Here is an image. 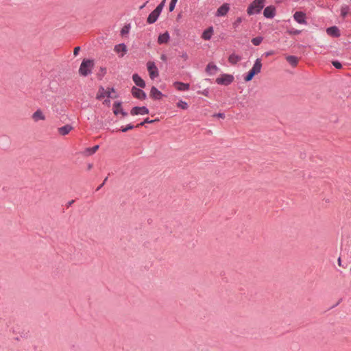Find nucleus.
Here are the masks:
<instances>
[{"label":"nucleus","mask_w":351,"mask_h":351,"mask_svg":"<svg viewBox=\"0 0 351 351\" xmlns=\"http://www.w3.org/2000/svg\"><path fill=\"white\" fill-rule=\"evenodd\" d=\"M93 67L94 62L93 60H83L79 69V73L82 76L86 77L92 73Z\"/></svg>","instance_id":"nucleus-1"},{"label":"nucleus","mask_w":351,"mask_h":351,"mask_svg":"<svg viewBox=\"0 0 351 351\" xmlns=\"http://www.w3.org/2000/svg\"><path fill=\"white\" fill-rule=\"evenodd\" d=\"M265 0H254L248 6L247 12L249 15L259 14L265 6Z\"/></svg>","instance_id":"nucleus-2"},{"label":"nucleus","mask_w":351,"mask_h":351,"mask_svg":"<svg viewBox=\"0 0 351 351\" xmlns=\"http://www.w3.org/2000/svg\"><path fill=\"white\" fill-rule=\"evenodd\" d=\"M261 68H262L261 60L260 58H257L255 60L252 68L248 71L247 75L244 77V80L245 82L251 81L255 75H256L261 72Z\"/></svg>","instance_id":"nucleus-3"},{"label":"nucleus","mask_w":351,"mask_h":351,"mask_svg":"<svg viewBox=\"0 0 351 351\" xmlns=\"http://www.w3.org/2000/svg\"><path fill=\"white\" fill-rule=\"evenodd\" d=\"M234 80V77L230 74H223L221 77L216 79V82L220 85L228 86Z\"/></svg>","instance_id":"nucleus-4"},{"label":"nucleus","mask_w":351,"mask_h":351,"mask_svg":"<svg viewBox=\"0 0 351 351\" xmlns=\"http://www.w3.org/2000/svg\"><path fill=\"white\" fill-rule=\"evenodd\" d=\"M147 68L152 80L155 79L159 75L158 69L154 62L149 61L147 63Z\"/></svg>","instance_id":"nucleus-5"},{"label":"nucleus","mask_w":351,"mask_h":351,"mask_svg":"<svg viewBox=\"0 0 351 351\" xmlns=\"http://www.w3.org/2000/svg\"><path fill=\"white\" fill-rule=\"evenodd\" d=\"M149 109L146 106H135L133 107L130 110L131 115H144L149 114Z\"/></svg>","instance_id":"nucleus-6"},{"label":"nucleus","mask_w":351,"mask_h":351,"mask_svg":"<svg viewBox=\"0 0 351 351\" xmlns=\"http://www.w3.org/2000/svg\"><path fill=\"white\" fill-rule=\"evenodd\" d=\"M230 10V5L228 3H224L221 5L215 13V16H225Z\"/></svg>","instance_id":"nucleus-7"},{"label":"nucleus","mask_w":351,"mask_h":351,"mask_svg":"<svg viewBox=\"0 0 351 351\" xmlns=\"http://www.w3.org/2000/svg\"><path fill=\"white\" fill-rule=\"evenodd\" d=\"M132 94L133 97L139 99H145L147 97L146 93L142 89L135 86L132 88Z\"/></svg>","instance_id":"nucleus-8"},{"label":"nucleus","mask_w":351,"mask_h":351,"mask_svg":"<svg viewBox=\"0 0 351 351\" xmlns=\"http://www.w3.org/2000/svg\"><path fill=\"white\" fill-rule=\"evenodd\" d=\"M276 8L274 5L266 7L263 11V15L267 19H273L276 16Z\"/></svg>","instance_id":"nucleus-9"},{"label":"nucleus","mask_w":351,"mask_h":351,"mask_svg":"<svg viewBox=\"0 0 351 351\" xmlns=\"http://www.w3.org/2000/svg\"><path fill=\"white\" fill-rule=\"evenodd\" d=\"M293 19L300 24H306V14L302 12H295Z\"/></svg>","instance_id":"nucleus-10"},{"label":"nucleus","mask_w":351,"mask_h":351,"mask_svg":"<svg viewBox=\"0 0 351 351\" xmlns=\"http://www.w3.org/2000/svg\"><path fill=\"white\" fill-rule=\"evenodd\" d=\"M105 97H110V91L106 90L103 86H100L99 88L96 99L98 100H101L102 98Z\"/></svg>","instance_id":"nucleus-11"},{"label":"nucleus","mask_w":351,"mask_h":351,"mask_svg":"<svg viewBox=\"0 0 351 351\" xmlns=\"http://www.w3.org/2000/svg\"><path fill=\"white\" fill-rule=\"evenodd\" d=\"M164 95L155 86H152L150 90V97L154 99L160 100Z\"/></svg>","instance_id":"nucleus-12"},{"label":"nucleus","mask_w":351,"mask_h":351,"mask_svg":"<svg viewBox=\"0 0 351 351\" xmlns=\"http://www.w3.org/2000/svg\"><path fill=\"white\" fill-rule=\"evenodd\" d=\"M326 32L328 35H330L332 37H335V38H338L341 35L339 28L336 26H332V27H328L326 29Z\"/></svg>","instance_id":"nucleus-13"},{"label":"nucleus","mask_w":351,"mask_h":351,"mask_svg":"<svg viewBox=\"0 0 351 351\" xmlns=\"http://www.w3.org/2000/svg\"><path fill=\"white\" fill-rule=\"evenodd\" d=\"M73 129V126L69 125V124H66L62 127H60V128H58V132L59 133V134H60L61 136H66Z\"/></svg>","instance_id":"nucleus-14"},{"label":"nucleus","mask_w":351,"mask_h":351,"mask_svg":"<svg viewBox=\"0 0 351 351\" xmlns=\"http://www.w3.org/2000/svg\"><path fill=\"white\" fill-rule=\"evenodd\" d=\"M132 80L137 86L141 88L145 87V82L137 73H135L132 75Z\"/></svg>","instance_id":"nucleus-15"},{"label":"nucleus","mask_w":351,"mask_h":351,"mask_svg":"<svg viewBox=\"0 0 351 351\" xmlns=\"http://www.w3.org/2000/svg\"><path fill=\"white\" fill-rule=\"evenodd\" d=\"M174 86L180 91H185L189 89L190 85L188 83H184L181 82H176L173 84Z\"/></svg>","instance_id":"nucleus-16"},{"label":"nucleus","mask_w":351,"mask_h":351,"mask_svg":"<svg viewBox=\"0 0 351 351\" xmlns=\"http://www.w3.org/2000/svg\"><path fill=\"white\" fill-rule=\"evenodd\" d=\"M213 33V27L210 26L203 32L202 38L204 40H209L212 37Z\"/></svg>","instance_id":"nucleus-17"},{"label":"nucleus","mask_w":351,"mask_h":351,"mask_svg":"<svg viewBox=\"0 0 351 351\" xmlns=\"http://www.w3.org/2000/svg\"><path fill=\"white\" fill-rule=\"evenodd\" d=\"M169 39H170L169 34L168 33V32H166L161 34L158 36V43L160 45L165 44V43H168Z\"/></svg>","instance_id":"nucleus-18"},{"label":"nucleus","mask_w":351,"mask_h":351,"mask_svg":"<svg viewBox=\"0 0 351 351\" xmlns=\"http://www.w3.org/2000/svg\"><path fill=\"white\" fill-rule=\"evenodd\" d=\"M159 14L156 13V12H154V10L149 14L148 17H147V23L149 24H153L154 23L158 18L159 17Z\"/></svg>","instance_id":"nucleus-19"},{"label":"nucleus","mask_w":351,"mask_h":351,"mask_svg":"<svg viewBox=\"0 0 351 351\" xmlns=\"http://www.w3.org/2000/svg\"><path fill=\"white\" fill-rule=\"evenodd\" d=\"M32 118L35 121L45 119V115L43 114L42 110L40 109L37 110L35 112H34V114H32Z\"/></svg>","instance_id":"nucleus-20"},{"label":"nucleus","mask_w":351,"mask_h":351,"mask_svg":"<svg viewBox=\"0 0 351 351\" xmlns=\"http://www.w3.org/2000/svg\"><path fill=\"white\" fill-rule=\"evenodd\" d=\"M241 60V57L235 53H232L231 55H230V56L228 58V62L231 64H233V65L236 64Z\"/></svg>","instance_id":"nucleus-21"},{"label":"nucleus","mask_w":351,"mask_h":351,"mask_svg":"<svg viewBox=\"0 0 351 351\" xmlns=\"http://www.w3.org/2000/svg\"><path fill=\"white\" fill-rule=\"evenodd\" d=\"M286 60L292 66H296L298 63V58L295 56H287Z\"/></svg>","instance_id":"nucleus-22"},{"label":"nucleus","mask_w":351,"mask_h":351,"mask_svg":"<svg viewBox=\"0 0 351 351\" xmlns=\"http://www.w3.org/2000/svg\"><path fill=\"white\" fill-rule=\"evenodd\" d=\"M114 51L117 53H119L121 51L125 53L127 51V47L124 43H121L115 45Z\"/></svg>","instance_id":"nucleus-23"},{"label":"nucleus","mask_w":351,"mask_h":351,"mask_svg":"<svg viewBox=\"0 0 351 351\" xmlns=\"http://www.w3.org/2000/svg\"><path fill=\"white\" fill-rule=\"evenodd\" d=\"M218 68L216 65L209 63L206 68V71L210 74H213V73L216 72L217 71Z\"/></svg>","instance_id":"nucleus-24"},{"label":"nucleus","mask_w":351,"mask_h":351,"mask_svg":"<svg viewBox=\"0 0 351 351\" xmlns=\"http://www.w3.org/2000/svg\"><path fill=\"white\" fill-rule=\"evenodd\" d=\"M350 12V8L347 5H344L341 8V16L343 18H346L348 14Z\"/></svg>","instance_id":"nucleus-25"},{"label":"nucleus","mask_w":351,"mask_h":351,"mask_svg":"<svg viewBox=\"0 0 351 351\" xmlns=\"http://www.w3.org/2000/svg\"><path fill=\"white\" fill-rule=\"evenodd\" d=\"M121 108V102L116 101L113 104V112L115 115H118L119 114V109Z\"/></svg>","instance_id":"nucleus-26"},{"label":"nucleus","mask_w":351,"mask_h":351,"mask_svg":"<svg viewBox=\"0 0 351 351\" xmlns=\"http://www.w3.org/2000/svg\"><path fill=\"white\" fill-rule=\"evenodd\" d=\"M99 146L98 145L93 146V147H88L86 149L85 152L88 155H92L95 154L99 149Z\"/></svg>","instance_id":"nucleus-27"},{"label":"nucleus","mask_w":351,"mask_h":351,"mask_svg":"<svg viewBox=\"0 0 351 351\" xmlns=\"http://www.w3.org/2000/svg\"><path fill=\"white\" fill-rule=\"evenodd\" d=\"M165 4V0H162L160 3L154 10L156 13L160 14Z\"/></svg>","instance_id":"nucleus-28"},{"label":"nucleus","mask_w":351,"mask_h":351,"mask_svg":"<svg viewBox=\"0 0 351 351\" xmlns=\"http://www.w3.org/2000/svg\"><path fill=\"white\" fill-rule=\"evenodd\" d=\"M243 21V19L242 17H238L232 23L233 28L235 30H237Z\"/></svg>","instance_id":"nucleus-29"},{"label":"nucleus","mask_w":351,"mask_h":351,"mask_svg":"<svg viewBox=\"0 0 351 351\" xmlns=\"http://www.w3.org/2000/svg\"><path fill=\"white\" fill-rule=\"evenodd\" d=\"M263 38L261 36H256V37L252 38L251 41L254 45L258 46L261 43V42L263 41Z\"/></svg>","instance_id":"nucleus-30"},{"label":"nucleus","mask_w":351,"mask_h":351,"mask_svg":"<svg viewBox=\"0 0 351 351\" xmlns=\"http://www.w3.org/2000/svg\"><path fill=\"white\" fill-rule=\"evenodd\" d=\"M177 106L183 110H186L189 108L188 104L182 100H180L177 103Z\"/></svg>","instance_id":"nucleus-31"},{"label":"nucleus","mask_w":351,"mask_h":351,"mask_svg":"<svg viewBox=\"0 0 351 351\" xmlns=\"http://www.w3.org/2000/svg\"><path fill=\"white\" fill-rule=\"evenodd\" d=\"M130 29V24H127L123 26V27L121 30V35L124 36L125 34H128Z\"/></svg>","instance_id":"nucleus-32"},{"label":"nucleus","mask_w":351,"mask_h":351,"mask_svg":"<svg viewBox=\"0 0 351 351\" xmlns=\"http://www.w3.org/2000/svg\"><path fill=\"white\" fill-rule=\"evenodd\" d=\"M156 121H157V119H149V118H146L143 121L141 122L137 125H136V128H138L139 126H143L145 123H154Z\"/></svg>","instance_id":"nucleus-33"},{"label":"nucleus","mask_w":351,"mask_h":351,"mask_svg":"<svg viewBox=\"0 0 351 351\" xmlns=\"http://www.w3.org/2000/svg\"><path fill=\"white\" fill-rule=\"evenodd\" d=\"M136 128V126L133 125H132V124H131V123H129V124H128L125 127H123V126H122V127L120 128V130H120V131H121L122 132H128V130H132V129H133V128Z\"/></svg>","instance_id":"nucleus-34"},{"label":"nucleus","mask_w":351,"mask_h":351,"mask_svg":"<svg viewBox=\"0 0 351 351\" xmlns=\"http://www.w3.org/2000/svg\"><path fill=\"white\" fill-rule=\"evenodd\" d=\"M287 33L290 35H298L301 33V30L292 28V29H288Z\"/></svg>","instance_id":"nucleus-35"},{"label":"nucleus","mask_w":351,"mask_h":351,"mask_svg":"<svg viewBox=\"0 0 351 351\" xmlns=\"http://www.w3.org/2000/svg\"><path fill=\"white\" fill-rule=\"evenodd\" d=\"M177 2L178 0H171L169 7V12H172L174 10Z\"/></svg>","instance_id":"nucleus-36"},{"label":"nucleus","mask_w":351,"mask_h":351,"mask_svg":"<svg viewBox=\"0 0 351 351\" xmlns=\"http://www.w3.org/2000/svg\"><path fill=\"white\" fill-rule=\"evenodd\" d=\"M332 64L336 69H341L342 67L341 63L337 60L332 61Z\"/></svg>","instance_id":"nucleus-37"},{"label":"nucleus","mask_w":351,"mask_h":351,"mask_svg":"<svg viewBox=\"0 0 351 351\" xmlns=\"http://www.w3.org/2000/svg\"><path fill=\"white\" fill-rule=\"evenodd\" d=\"M197 93H198V94H202L206 97H208L209 93H210L208 88H206V89L203 90L202 91H198Z\"/></svg>","instance_id":"nucleus-38"},{"label":"nucleus","mask_w":351,"mask_h":351,"mask_svg":"<svg viewBox=\"0 0 351 351\" xmlns=\"http://www.w3.org/2000/svg\"><path fill=\"white\" fill-rule=\"evenodd\" d=\"M213 117H219V118L224 119L225 118V114L224 113H221V112L215 113V114H213Z\"/></svg>","instance_id":"nucleus-39"},{"label":"nucleus","mask_w":351,"mask_h":351,"mask_svg":"<svg viewBox=\"0 0 351 351\" xmlns=\"http://www.w3.org/2000/svg\"><path fill=\"white\" fill-rule=\"evenodd\" d=\"M180 57L182 58H183L184 60H188V58H189L188 54H187V53L186 51H183L182 53V54L180 55Z\"/></svg>","instance_id":"nucleus-40"},{"label":"nucleus","mask_w":351,"mask_h":351,"mask_svg":"<svg viewBox=\"0 0 351 351\" xmlns=\"http://www.w3.org/2000/svg\"><path fill=\"white\" fill-rule=\"evenodd\" d=\"M107 180H108V177H106L104 179V182L102 183H101V184L97 188V189H96L97 191L100 190L101 189V187H103V186L105 184V183L107 181Z\"/></svg>","instance_id":"nucleus-41"},{"label":"nucleus","mask_w":351,"mask_h":351,"mask_svg":"<svg viewBox=\"0 0 351 351\" xmlns=\"http://www.w3.org/2000/svg\"><path fill=\"white\" fill-rule=\"evenodd\" d=\"M80 51V47H75L74 51H73V55L75 56H77Z\"/></svg>","instance_id":"nucleus-42"},{"label":"nucleus","mask_w":351,"mask_h":351,"mask_svg":"<svg viewBox=\"0 0 351 351\" xmlns=\"http://www.w3.org/2000/svg\"><path fill=\"white\" fill-rule=\"evenodd\" d=\"M119 113H120V114H121V115H122L123 117H126V116H128V112H125V111H124V110H123V109L122 108H121L119 109Z\"/></svg>","instance_id":"nucleus-43"},{"label":"nucleus","mask_w":351,"mask_h":351,"mask_svg":"<svg viewBox=\"0 0 351 351\" xmlns=\"http://www.w3.org/2000/svg\"><path fill=\"white\" fill-rule=\"evenodd\" d=\"M274 51H267L264 53V55L265 56H271V55H274Z\"/></svg>","instance_id":"nucleus-44"},{"label":"nucleus","mask_w":351,"mask_h":351,"mask_svg":"<svg viewBox=\"0 0 351 351\" xmlns=\"http://www.w3.org/2000/svg\"><path fill=\"white\" fill-rule=\"evenodd\" d=\"M74 200H71V201H69L68 203H67V207H69L71 206L73 203H74Z\"/></svg>","instance_id":"nucleus-45"},{"label":"nucleus","mask_w":351,"mask_h":351,"mask_svg":"<svg viewBox=\"0 0 351 351\" xmlns=\"http://www.w3.org/2000/svg\"><path fill=\"white\" fill-rule=\"evenodd\" d=\"M107 90L110 91V93L115 91L114 88H108Z\"/></svg>","instance_id":"nucleus-46"},{"label":"nucleus","mask_w":351,"mask_h":351,"mask_svg":"<svg viewBox=\"0 0 351 351\" xmlns=\"http://www.w3.org/2000/svg\"><path fill=\"white\" fill-rule=\"evenodd\" d=\"M338 265H339V266H342V265H341V258H340V257H339V258H338Z\"/></svg>","instance_id":"nucleus-47"},{"label":"nucleus","mask_w":351,"mask_h":351,"mask_svg":"<svg viewBox=\"0 0 351 351\" xmlns=\"http://www.w3.org/2000/svg\"><path fill=\"white\" fill-rule=\"evenodd\" d=\"M148 1H146L143 5H142L141 6H140V10H142L143 8H144V7L145 6L146 3H147Z\"/></svg>","instance_id":"nucleus-48"},{"label":"nucleus","mask_w":351,"mask_h":351,"mask_svg":"<svg viewBox=\"0 0 351 351\" xmlns=\"http://www.w3.org/2000/svg\"><path fill=\"white\" fill-rule=\"evenodd\" d=\"M100 69H101V72H104V73H106V68L101 67Z\"/></svg>","instance_id":"nucleus-49"},{"label":"nucleus","mask_w":351,"mask_h":351,"mask_svg":"<svg viewBox=\"0 0 351 351\" xmlns=\"http://www.w3.org/2000/svg\"><path fill=\"white\" fill-rule=\"evenodd\" d=\"M161 59H162V60H165V59H166V56H165V55H164V54H163V55H162V56H161Z\"/></svg>","instance_id":"nucleus-50"},{"label":"nucleus","mask_w":351,"mask_h":351,"mask_svg":"<svg viewBox=\"0 0 351 351\" xmlns=\"http://www.w3.org/2000/svg\"><path fill=\"white\" fill-rule=\"evenodd\" d=\"M92 167H93V165L91 164H89L88 167V169H90L92 168Z\"/></svg>","instance_id":"nucleus-51"},{"label":"nucleus","mask_w":351,"mask_h":351,"mask_svg":"<svg viewBox=\"0 0 351 351\" xmlns=\"http://www.w3.org/2000/svg\"><path fill=\"white\" fill-rule=\"evenodd\" d=\"M109 101H110L109 100H106V101H105V102H106V103H108V102H109Z\"/></svg>","instance_id":"nucleus-52"}]
</instances>
